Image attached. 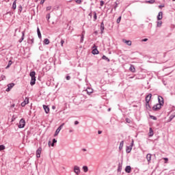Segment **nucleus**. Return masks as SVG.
<instances>
[{
	"instance_id": "f257e3e1",
	"label": "nucleus",
	"mask_w": 175,
	"mask_h": 175,
	"mask_svg": "<svg viewBox=\"0 0 175 175\" xmlns=\"http://www.w3.org/2000/svg\"><path fill=\"white\" fill-rule=\"evenodd\" d=\"M162 108V105L161 104H157L152 107L153 111H158V110H161Z\"/></svg>"
},
{
	"instance_id": "f03ea898",
	"label": "nucleus",
	"mask_w": 175,
	"mask_h": 175,
	"mask_svg": "<svg viewBox=\"0 0 175 175\" xmlns=\"http://www.w3.org/2000/svg\"><path fill=\"white\" fill-rule=\"evenodd\" d=\"M18 126L19 129L24 128V126H25V120L24 119H21Z\"/></svg>"
},
{
	"instance_id": "7ed1b4c3",
	"label": "nucleus",
	"mask_w": 175,
	"mask_h": 175,
	"mask_svg": "<svg viewBox=\"0 0 175 175\" xmlns=\"http://www.w3.org/2000/svg\"><path fill=\"white\" fill-rule=\"evenodd\" d=\"M74 172L77 175L80 174V167L75 165L74 167Z\"/></svg>"
},
{
	"instance_id": "20e7f679",
	"label": "nucleus",
	"mask_w": 175,
	"mask_h": 175,
	"mask_svg": "<svg viewBox=\"0 0 175 175\" xmlns=\"http://www.w3.org/2000/svg\"><path fill=\"white\" fill-rule=\"evenodd\" d=\"M36 154L38 158H40V154H42V147L38 148L36 152Z\"/></svg>"
},
{
	"instance_id": "39448f33",
	"label": "nucleus",
	"mask_w": 175,
	"mask_h": 175,
	"mask_svg": "<svg viewBox=\"0 0 175 175\" xmlns=\"http://www.w3.org/2000/svg\"><path fill=\"white\" fill-rule=\"evenodd\" d=\"M14 87V83H9L8 85V88L6 89V92H9V91H10V90H12V88Z\"/></svg>"
},
{
	"instance_id": "423d86ee",
	"label": "nucleus",
	"mask_w": 175,
	"mask_h": 175,
	"mask_svg": "<svg viewBox=\"0 0 175 175\" xmlns=\"http://www.w3.org/2000/svg\"><path fill=\"white\" fill-rule=\"evenodd\" d=\"M158 100H159V105H161V106H163V98L161 96H159L158 97Z\"/></svg>"
},
{
	"instance_id": "0eeeda50",
	"label": "nucleus",
	"mask_w": 175,
	"mask_h": 175,
	"mask_svg": "<svg viewBox=\"0 0 175 175\" xmlns=\"http://www.w3.org/2000/svg\"><path fill=\"white\" fill-rule=\"evenodd\" d=\"M93 50L92 51V54H94V55H96V54H99V51H98V49H96V46L94 45V46L93 47Z\"/></svg>"
},
{
	"instance_id": "6e6552de",
	"label": "nucleus",
	"mask_w": 175,
	"mask_h": 175,
	"mask_svg": "<svg viewBox=\"0 0 175 175\" xmlns=\"http://www.w3.org/2000/svg\"><path fill=\"white\" fill-rule=\"evenodd\" d=\"M44 110L46 114H49L50 113V108L47 105H43Z\"/></svg>"
},
{
	"instance_id": "1a4fd4ad",
	"label": "nucleus",
	"mask_w": 175,
	"mask_h": 175,
	"mask_svg": "<svg viewBox=\"0 0 175 175\" xmlns=\"http://www.w3.org/2000/svg\"><path fill=\"white\" fill-rule=\"evenodd\" d=\"M162 18H163V12H159L157 15V20H162Z\"/></svg>"
},
{
	"instance_id": "9d476101",
	"label": "nucleus",
	"mask_w": 175,
	"mask_h": 175,
	"mask_svg": "<svg viewBox=\"0 0 175 175\" xmlns=\"http://www.w3.org/2000/svg\"><path fill=\"white\" fill-rule=\"evenodd\" d=\"M122 42L123 43H125L126 44H127V46H132V41L131 40H126L124 39Z\"/></svg>"
},
{
	"instance_id": "9b49d317",
	"label": "nucleus",
	"mask_w": 175,
	"mask_h": 175,
	"mask_svg": "<svg viewBox=\"0 0 175 175\" xmlns=\"http://www.w3.org/2000/svg\"><path fill=\"white\" fill-rule=\"evenodd\" d=\"M154 136V131L152 130V128L149 129V137H152Z\"/></svg>"
},
{
	"instance_id": "f8f14e48",
	"label": "nucleus",
	"mask_w": 175,
	"mask_h": 175,
	"mask_svg": "<svg viewBox=\"0 0 175 175\" xmlns=\"http://www.w3.org/2000/svg\"><path fill=\"white\" fill-rule=\"evenodd\" d=\"M103 31H105V23L102 22L100 23V33H103Z\"/></svg>"
},
{
	"instance_id": "ddd939ff",
	"label": "nucleus",
	"mask_w": 175,
	"mask_h": 175,
	"mask_svg": "<svg viewBox=\"0 0 175 175\" xmlns=\"http://www.w3.org/2000/svg\"><path fill=\"white\" fill-rule=\"evenodd\" d=\"M36 83V78H31L30 81V85H35Z\"/></svg>"
},
{
	"instance_id": "4468645a",
	"label": "nucleus",
	"mask_w": 175,
	"mask_h": 175,
	"mask_svg": "<svg viewBox=\"0 0 175 175\" xmlns=\"http://www.w3.org/2000/svg\"><path fill=\"white\" fill-rule=\"evenodd\" d=\"M36 75V72H35V71H32L30 72L31 79H36V77H35Z\"/></svg>"
},
{
	"instance_id": "2eb2a0df",
	"label": "nucleus",
	"mask_w": 175,
	"mask_h": 175,
	"mask_svg": "<svg viewBox=\"0 0 175 175\" xmlns=\"http://www.w3.org/2000/svg\"><path fill=\"white\" fill-rule=\"evenodd\" d=\"M129 70L130 72H132L133 73H135L136 69L135 68V66L133 65H131L130 68H129Z\"/></svg>"
},
{
	"instance_id": "dca6fc26",
	"label": "nucleus",
	"mask_w": 175,
	"mask_h": 175,
	"mask_svg": "<svg viewBox=\"0 0 175 175\" xmlns=\"http://www.w3.org/2000/svg\"><path fill=\"white\" fill-rule=\"evenodd\" d=\"M152 96V94H148L146 96V103H147V100H149V102H150V100H151V97Z\"/></svg>"
},
{
	"instance_id": "f3484780",
	"label": "nucleus",
	"mask_w": 175,
	"mask_h": 175,
	"mask_svg": "<svg viewBox=\"0 0 175 175\" xmlns=\"http://www.w3.org/2000/svg\"><path fill=\"white\" fill-rule=\"evenodd\" d=\"M131 165H127L125 168L126 173H131Z\"/></svg>"
},
{
	"instance_id": "a211bd4d",
	"label": "nucleus",
	"mask_w": 175,
	"mask_h": 175,
	"mask_svg": "<svg viewBox=\"0 0 175 175\" xmlns=\"http://www.w3.org/2000/svg\"><path fill=\"white\" fill-rule=\"evenodd\" d=\"M131 151H132V146H126V152H127V154H129V152H131Z\"/></svg>"
},
{
	"instance_id": "6ab92c4d",
	"label": "nucleus",
	"mask_w": 175,
	"mask_h": 175,
	"mask_svg": "<svg viewBox=\"0 0 175 175\" xmlns=\"http://www.w3.org/2000/svg\"><path fill=\"white\" fill-rule=\"evenodd\" d=\"M33 42H34V40L32 37L29 38L27 40V43H29V44H33Z\"/></svg>"
},
{
	"instance_id": "aec40b11",
	"label": "nucleus",
	"mask_w": 175,
	"mask_h": 175,
	"mask_svg": "<svg viewBox=\"0 0 175 175\" xmlns=\"http://www.w3.org/2000/svg\"><path fill=\"white\" fill-rule=\"evenodd\" d=\"M151 157H152V155L150 153L146 155V159H147L148 163H150V162H151Z\"/></svg>"
},
{
	"instance_id": "412c9836",
	"label": "nucleus",
	"mask_w": 175,
	"mask_h": 175,
	"mask_svg": "<svg viewBox=\"0 0 175 175\" xmlns=\"http://www.w3.org/2000/svg\"><path fill=\"white\" fill-rule=\"evenodd\" d=\"M37 33L39 39H42V33H40V29L39 27L37 28Z\"/></svg>"
},
{
	"instance_id": "4be33fe9",
	"label": "nucleus",
	"mask_w": 175,
	"mask_h": 175,
	"mask_svg": "<svg viewBox=\"0 0 175 175\" xmlns=\"http://www.w3.org/2000/svg\"><path fill=\"white\" fill-rule=\"evenodd\" d=\"M118 5H120V1H118V0H117V1L115 2V5L113 6L114 10H117V8H118Z\"/></svg>"
},
{
	"instance_id": "5701e85b",
	"label": "nucleus",
	"mask_w": 175,
	"mask_h": 175,
	"mask_svg": "<svg viewBox=\"0 0 175 175\" xmlns=\"http://www.w3.org/2000/svg\"><path fill=\"white\" fill-rule=\"evenodd\" d=\"M24 36H25V31L22 32V37L19 40V43H21L23 42V40H24Z\"/></svg>"
},
{
	"instance_id": "b1692460",
	"label": "nucleus",
	"mask_w": 175,
	"mask_h": 175,
	"mask_svg": "<svg viewBox=\"0 0 175 175\" xmlns=\"http://www.w3.org/2000/svg\"><path fill=\"white\" fill-rule=\"evenodd\" d=\"M147 100V103H146V109L148 110H150V109H151V106H150L149 100Z\"/></svg>"
},
{
	"instance_id": "393cba45",
	"label": "nucleus",
	"mask_w": 175,
	"mask_h": 175,
	"mask_svg": "<svg viewBox=\"0 0 175 175\" xmlns=\"http://www.w3.org/2000/svg\"><path fill=\"white\" fill-rule=\"evenodd\" d=\"M102 59L107 61V62H110V59H109V57H106V55H103Z\"/></svg>"
},
{
	"instance_id": "a878e982",
	"label": "nucleus",
	"mask_w": 175,
	"mask_h": 175,
	"mask_svg": "<svg viewBox=\"0 0 175 175\" xmlns=\"http://www.w3.org/2000/svg\"><path fill=\"white\" fill-rule=\"evenodd\" d=\"M17 2V0H14L13 3H12V9H14V10H16V3Z\"/></svg>"
},
{
	"instance_id": "bb28decb",
	"label": "nucleus",
	"mask_w": 175,
	"mask_h": 175,
	"mask_svg": "<svg viewBox=\"0 0 175 175\" xmlns=\"http://www.w3.org/2000/svg\"><path fill=\"white\" fill-rule=\"evenodd\" d=\"M12 64H13V62H12V60H10L8 62V66L5 67V69H9V68H10V66H12Z\"/></svg>"
},
{
	"instance_id": "cd10ccee",
	"label": "nucleus",
	"mask_w": 175,
	"mask_h": 175,
	"mask_svg": "<svg viewBox=\"0 0 175 175\" xmlns=\"http://www.w3.org/2000/svg\"><path fill=\"white\" fill-rule=\"evenodd\" d=\"M44 44H50V40H49V38H45L44 40Z\"/></svg>"
},
{
	"instance_id": "c85d7f7f",
	"label": "nucleus",
	"mask_w": 175,
	"mask_h": 175,
	"mask_svg": "<svg viewBox=\"0 0 175 175\" xmlns=\"http://www.w3.org/2000/svg\"><path fill=\"white\" fill-rule=\"evenodd\" d=\"M157 27L158 28H161V27H162V21H157Z\"/></svg>"
},
{
	"instance_id": "c756f323",
	"label": "nucleus",
	"mask_w": 175,
	"mask_h": 175,
	"mask_svg": "<svg viewBox=\"0 0 175 175\" xmlns=\"http://www.w3.org/2000/svg\"><path fill=\"white\" fill-rule=\"evenodd\" d=\"M146 3H150V5H152V3H155V0L146 1Z\"/></svg>"
},
{
	"instance_id": "7c9ffc66",
	"label": "nucleus",
	"mask_w": 175,
	"mask_h": 175,
	"mask_svg": "<svg viewBox=\"0 0 175 175\" xmlns=\"http://www.w3.org/2000/svg\"><path fill=\"white\" fill-rule=\"evenodd\" d=\"M122 147H124V141H122L120 144L119 150H122Z\"/></svg>"
},
{
	"instance_id": "2f4dec72",
	"label": "nucleus",
	"mask_w": 175,
	"mask_h": 175,
	"mask_svg": "<svg viewBox=\"0 0 175 175\" xmlns=\"http://www.w3.org/2000/svg\"><path fill=\"white\" fill-rule=\"evenodd\" d=\"M83 172H85V173H87V172H88V167H87L86 165H84L83 167Z\"/></svg>"
},
{
	"instance_id": "473e14b6",
	"label": "nucleus",
	"mask_w": 175,
	"mask_h": 175,
	"mask_svg": "<svg viewBox=\"0 0 175 175\" xmlns=\"http://www.w3.org/2000/svg\"><path fill=\"white\" fill-rule=\"evenodd\" d=\"M23 103H25L26 105H28L29 103V98H25Z\"/></svg>"
},
{
	"instance_id": "72a5a7b5",
	"label": "nucleus",
	"mask_w": 175,
	"mask_h": 175,
	"mask_svg": "<svg viewBox=\"0 0 175 175\" xmlns=\"http://www.w3.org/2000/svg\"><path fill=\"white\" fill-rule=\"evenodd\" d=\"M59 132H61V130H59V129H57L55 134H54V136H58V133H59Z\"/></svg>"
},
{
	"instance_id": "f704fd0d",
	"label": "nucleus",
	"mask_w": 175,
	"mask_h": 175,
	"mask_svg": "<svg viewBox=\"0 0 175 175\" xmlns=\"http://www.w3.org/2000/svg\"><path fill=\"white\" fill-rule=\"evenodd\" d=\"M83 42H84V34L81 35L80 43H83Z\"/></svg>"
},
{
	"instance_id": "c9c22d12",
	"label": "nucleus",
	"mask_w": 175,
	"mask_h": 175,
	"mask_svg": "<svg viewBox=\"0 0 175 175\" xmlns=\"http://www.w3.org/2000/svg\"><path fill=\"white\" fill-rule=\"evenodd\" d=\"M55 143H57V139H55V138H54V139H53V142H52V144H51V146H52V147H54V144H55Z\"/></svg>"
},
{
	"instance_id": "e433bc0d",
	"label": "nucleus",
	"mask_w": 175,
	"mask_h": 175,
	"mask_svg": "<svg viewBox=\"0 0 175 175\" xmlns=\"http://www.w3.org/2000/svg\"><path fill=\"white\" fill-rule=\"evenodd\" d=\"M64 125H65V123H62L57 129L61 131L62 128H64Z\"/></svg>"
},
{
	"instance_id": "4c0bfd02",
	"label": "nucleus",
	"mask_w": 175,
	"mask_h": 175,
	"mask_svg": "<svg viewBox=\"0 0 175 175\" xmlns=\"http://www.w3.org/2000/svg\"><path fill=\"white\" fill-rule=\"evenodd\" d=\"M5 145H0V151L5 150Z\"/></svg>"
},
{
	"instance_id": "58836bf2",
	"label": "nucleus",
	"mask_w": 175,
	"mask_h": 175,
	"mask_svg": "<svg viewBox=\"0 0 175 175\" xmlns=\"http://www.w3.org/2000/svg\"><path fill=\"white\" fill-rule=\"evenodd\" d=\"M150 118H151L152 120H154V121H157V117L154 116H150Z\"/></svg>"
},
{
	"instance_id": "ea45409f",
	"label": "nucleus",
	"mask_w": 175,
	"mask_h": 175,
	"mask_svg": "<svg viewBox=\"0 0 175 175\" xmlns=\"http://www.w3.org/2000/svg\"><path fill=\"white\" fill-rule=\"evenodd\" d=\"M94 21H96V18H97V16H96V12H94Z\"/></svg>"
},
{
	"instance_id": "a19ab883",
	"label": "nucleus",
	"mask_w": 175,
	"mask_h": 175,
	"mask_svg": "<svg viewBox=\"0 0 175 175\" xmlns=\"http://www.w3.org/2000/svg\"><path fill=\"white\" fill-rule=\"evenodd\" d=\"M116 23H117L118 24H120V23H121V16H120V17L117 19Z\"/></svg>"
},
{
	"instance_id": "79ce46f5",
	"label": "nucleus",
	"mask_w": 175,
	"mask_h": 175,
	"mask_svg": "<svg viewBox=\"0 0 175 175\" xmlns=\"http://www.w3.org/2000/svg\"><path fill=\"white\" fill-rule=\"evenodd\" d=\"M122 170V166H121L120 165H118V172H121V170Z\"/></svg>"
},
{
	"instance_id": "37998d69",
	"label": "nucleus",
	"mask_w": 175,
	"mask_h": 175,
	"mask_svg": "<svg viewBox=\"0 0 175 175\" xmlns=\"http://www.w3.org/2000/svg\"><path fill=\"white\" fill-rule=\"evenodd\" d=\"M174 117H175V115H171L170 116V121H172V120H173V118H174Z\"/></svg>"
},
{
	"instance_id": "c03bdc74",
	"label": "nucleus",
	"mask_w": 175,
	"mask_h": 175,
	"mask_svg": "<svg viewBox=\"0 0 175 175\" xmlns=\"http://www.w3.org/2000/svg\"><path fill=\"white\" fill-rule=\"evenodd\" d=\"M60 43H61L62 47H63L64 46V43H65V41L64 40H62Z\"/></svg>"
},
{
	"instance_id": "a18cd8bd",
	"label": "nucleus",
	"mask_w": 175,
	"mask_h": 175,
	"mask_svg": "<svg viewBox=\"0 0 175 175\" xmlns=\"http://www.w3.org/2000/svg\"><path fill=\"white\" fill-rule=\"evenodd\" d=\"M1 80H5L6 77L5 75H1Z\"/></svg>"
},
{
	"instance_id": "49530a36",
	"label": "nucleus",
	"mask_w": 175,
	"mask_h": 175,
	"mask_svg": "<svg viewBox=\"0 0 175 175\" xmlns=\"http://www.w3.org/2000/svg\"><path fill=\"white\" fill-rule=\"evenodd\" d=\"M100 6H103V5H105V1H100Z\"/></svg>"
},
{
	"instance_id": "de8ad7c7",
	"label": "nucleus",
	"mask_w": 175,
	"mask_h": 175,
	"mask_svg": "<svg viewBox=\"0 0 175 175\" xmlns=\"http://www.w3.org/2000/svg\"><path fill=\"white\" fill-rule=\"evenodd\" d=\"M76 3L80 5V3H81V0H76Z\"/></svg>"
},
{
	"instance_id": "09e8293b",
	"label": "nucleus",
	"mask_w": 175,
	"mask_h": 175,
	"mask_svg": "<svg viewBox=\"0 0 175 175\" xmlns=\"http://www.w3.org/2000/svg\"><path fill=\"white\" fill-rule=\"evenodd\" d=\"M133 143H134V141L133 139L131 140V144L130 145V147H133Z\"/></svg>"
},
{
	"instance_id": "8fccbe9b",
	"label": "nucleus",
	"mask_w": 175,
	"mask_h": 175,
	"mask_svg": "<svg viewBox=\"0 0 175 175\" xmlns=\"http://www.w3.org/2000/svg\"><path fill=\"white\" fill-rule=\"evenodd\" d=\"M26 105H27V104H26L25 103H24V102H23V103H21L22 107H24Z\"/></svg>"
},
{
	"instance_id": "3c124183",
	"label": "nucleus",
	"mask_w": 175,
	"mask_h": 175,
	"mask_svg": "<svg viewBox=\"0 0 175 175\" xmlns=\"http://www.w3.org/2000/svg\"><path fill=\"white\" fill-rule=\"evenodd\" d=\"M163 159H164V161H165V163H167V161H169V159H167V158H164Z\"/></svg>"
},
{
	"instance_id": "603ef678",
	"label": "nucleus",
	"mask_w": 175,
	"mask_h": 175,
	"mask_svg": "<svg viewBox=\"0 0 175 175\" xmlns=\"http://www.w3.org/2000/svg\"><path fill=\"white\" fill-rule=\"evenodd\" d=\"M46 10H51V6L46 7Z\"/></svg>"
},
{
	"instance_id": "864d4df0",
	"label": "nucleus",
	"mask_w": 175,
	"mask_h": 175,
	"mask_svg": "<svg viewBox=\"0 0 175 175\" xmlns=\"http://www.w3.org/2000/svg\"><path fill=\"white\" fill-rule=\"evenodd\" d=\"M46 19H47V20H50V14H48L46 15Z\"/></svg>"
},
{
	"instance_id": "5fc2aeb1",
	"label": "nucleus",
	"mask_w": 175,
	"mask_h": 175,
	"mask_svg": "<svg viewBox=\"0 0 175 175\" xmlns=\"http://www.w3.org/2000/svg\"><path fill=\"white\" fill-rule=\"evenodd\" d=\"M147 40H148V38H144L142 40V42H147Z\"/></svg>"
},
{
	"instance_id": "6e6d98bb",
	"label": "nucleus",
	"mask_w": 175,
	"mask_h": 175,
	"mask_svg": "<svg viewBox=\"0 0 175 175\" xmlns=\"http://www.w3.org/2000/svg\"><path fill=\"white\" fill-rule=\"evenodd\" d=\"M66 80H70V76L68 75L66 77Z\"/></svg>"
},
{
	"instance_id": "4d7b16f0",
	"label": "nucleus",
	"mask_w": 175,
	"mask_h": 175,
	"mask_svg": "<svg viewBox=\"0 0 175 175\" xmlns=\"http://www.w3.org/2000/svg\"><path fill=\"white\" fill-rule=\"evenodd\" d=\"M46 0H41V1H40V4L41 5H43L44 3V1H45Z\"/></svg>"
},
{
	"instance_id": "13d9d810",
	"label": "nucleus",
	"mask_w": 175,
	"mask_h": 175,
	"mask_svg": "<svg viewBox=\"0 0 175 175\" xmlns=\"http://www.w3.org/2000/svg\"><path fill=\"white\" fill-rule=\"evenodd\" d=\"M75 125H79V121L76 120V121L75 122Z\"/></svg>"
},
{
	"instance_id": "bf43d9fd",
	"label": "nucleus",
	"mask_w": 175,
	"mask_h": 175,
	"mask_svg": "<svg viewBox=\"0 0 175 175\" xmlns=\"http://www.w3.org/2000/svg\"><path fill=\"white\" fill-rule=\"evenodd\" d=\"M159 8H160V9H161V8H165V5H159Z\"/></svg>"
},
{
	"instance_id": "052dcab7",
	"label": "nucleus",
	"mask_w": 175,
	"mask_h": 175,
	"mask_svg": "<svg viewBox=\"0 0 175 175\" xmlns=\"http://www.w3.org/2000/svg\"><path fill=\"white\" fill-rule=\"evenodd\" d=\"M90 17H92V12L89 14Z\"/></svg>"
},
{
	"instance_id": "680f3d73",
	"label": "nucleus",
	"mask_w": 175,
	"mask_h": 175,
	"mask_svg": "<svg viewBox=\"0 0 175 175\" xmlns=\"http://www.w3.org/2000/svg\"><path fill=\"white\" fill-rule=\"evenodd\" d=\"M98 135H100L102 133V131H98Z\"/></svg>"
},
{
	"instance_id": "e2e57ef3",
	"label": "nucleus",
	"mask_w": 175,
	"mask_h": 175,
	"mask_svg": "<svg viewBox=\"0 0 175 175\" xmlns=\"http://www.w3.org/2000/svg\"><path fill=\"white\" fill-rule=\"evenodd\" d=\"M82 151L85 152V151H87V149H85V148H83V149H82Z\"/></svg>"
},
{
	"instance_id": "0e129e2a",
	"label": "nucleus",
	"mask_w": 175,
	"mask_h": 175,
	"mask_svg": "<svg viewBox=\"0 0 175 175\" xmlns=\"http://www.w3.org/2000/svg\"><path fill=\"white\" fill-rule=\"evenodd\" d=\"M52 109H53V110H55V106H53V107H52Z\"/></svg>"
},
{
	"instance_id": "69168bd1",
	"label": "nucleus",
	"mask_w": 175,
	"mask_h": 175,
	"mask_svg": "<svg viewBox=\"0 0 175 175\" xmlns=\"http://www.w3.org/2000/svg\"><path fill=\"white\" fill-rule=\"evenodd\" d=\"M72 132H73V130H69L70 133H72Z\"/></svg>"
},
{
	"instance_id": "338daca9",
	"label": "nucleus",
	"mask_w": 175,
	"mask_h": 175,
	"mask_svg": "<svg viewBox=\"0 0 175 175\" xmlns=\"http://www.w3.org/2000/svg\"><path fill=\"white\" fill-rule=\"evenodd\" d=\"M82 35H85V31H83L82 32Z\"/></svg>"
},
{
	"instance_id": "774afa93",
	"label": "nucleus",
	"mask_w": 175,
	"mask_h": 175,
	"mask_svg": "<svg viewBox=\"0 0 175 175\" xmlns=\"http://www.w3.org/2000/svg\"><path fill=\"white\" fill-rule=\"evenodd\" d=\"M126 122L129 123V119H126Z\"/></svg>"
}]
</instances>
